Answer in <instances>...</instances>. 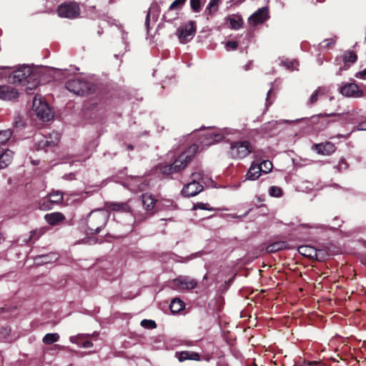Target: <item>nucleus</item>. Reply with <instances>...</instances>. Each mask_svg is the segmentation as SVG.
<instances>
[{"mask_svg": "<svg viewBox=\"0 0 366 366\" xmlns=\"http://www.w3.org/2000/svg\"><path fill=\"white\" fill-rule=\"evenodd\" d=\"M340 92L343 96L347 97L361 98L364 96L363 91L355 83L345 84L340 88Z\"/></svg>", "mask_w": 366, "mask_h": 366, "instance_id": "nucleus-11", "label": "nucleus"}, {"mask_svg": "<svg viewBox=\"0 0 366 366\" xmlns=\"http://www.w3.org/2000/svg\"><path fill=\"white\" fill-rule=\"evenodd\" d=\"M210 137L214 142H219L223 138V135L221 134H210Z\"/></svg>", "mask_w": 366, "mask_h": 366, "instance_id": "nucleus-49", "label": "nucleus"}, {"mask_svg": "<svg viewBox=\"0 0 366 366\" xmlns=\"http://www.w3.org/2000/svg\"><path fill=\"white\" fill-rule=\"evenodd\" d=\"M288 244L285 241H277L269 244L266 247V252L267 253H275L278 251L287 249Z\"/></svg>", "mask_w": 366, "mask_h": 366, "instance_id": "nucleus-22", "label": "nucleus"}, {"mask_svg": "<svg viewBox=\"0 0 366 366\" xmlns=\"http://www.w3.org/2000/svg\"><path fill=\"white\" fill-rule=\"evenodd\" d=\"M56 12L61 18L74 19L80 16L81 9L77 2L66 1L58 6Z\"/></svg>", "mask_w": 366, "mask_h": 366, "instance_id": "nucleus-5", "label": "nucleus"}, {"mask_svg": "<svg viewBox=\"0 0 366 366\" xmlns=\"http://www.w3.org/2000/svg\"><path fill=\"white\" fill-rule=\"evenodd\" d=\"M272 93V89H271L267 92V97L266 99L267 106L270 105L272 104V102H269V101H268V98L269 97V96L271 95Z\"/></svg>", "mask_w": 366, "mask_h": 366, "instance_id": "nucleus-57", "label": "nucleus"}, {"mask_svg": "<svg viewBox=\"0 0 366 366\" xmlns=\"http://www.w3.org/2000/svg\"><path fill=\"white\" fill-rule=\"evenodd\" d=\"M186 1L187 0H174L169 7V9L164 14V20L166 21H171L172 18H168V14L174 9H180Z\"/></svg>", "mask_w": 366, "mask_h": 366, "instance_id": "nucleus-25", "label": "nucleus"}, {"mask_svg": "<svg viewBox=\"0 0 366 366\" xmlns=\"http://www.w3.org/2000/svg\"><path fill=\"white\" fill-rule=\"evenodd\" d=\"M142 204L147 211H151L154 209L156 200L151 195L147 193L142 195Z\"/></svg>", "mask_w": 366, "mask_h": 366, "instance_id": "nucleus-26", "label": "nucleus"}, {"mask_svg": "<svg viewBox=\"0 0 366 366\" xmlns=\"http://www.w3.org/2000/svg\"><path fill=\"white\" fill-rule=\"evenodd\" d=\"M357 127L358 130L366 131V120L360 122Z\"/></svg>", "mask_w": 366, "mask_h": 366, "instance_id": "nucleus-52", "label": "nucleus"}, {"mask_svg": "<svg viewBox=\"0 0 366 366\" xmlns=\"http://www.w3.org/2000/svg\"><path fill=\"white\" fill-rule=\"evenodd\" d=\"M190 6L194 12H199L201 9V0H190Z\"/></svg>", "mask_w": 366, "mask_h": 366, "instance_id": "nucleus-44", "label": "nucleus"}, {"mask_svg": "<svg viewBox=\"0 0 366 366\" xmlns=\"http://www.w3.org/2000/svg\"><path fill=\"white\" fill-rule=\"evenodd\" d=\"M219 1L220 0H210L205 9V14L207 15V19L217 11Z\"/></svg>", "mask_w": 366, "mask_h": 366, "instance_id": "nucleus-31", "label": "nucleus"}, {"mask_svg": "<svg viewBox=\"0 0 366 366\" xmlns=\"http://www.w3.org/2000/svg\"><path fill=\"white\" fill-rule=\"evenodd\" d=\"M45 220L52 226L59 224L65 220V216L61 212H52L44 216Z\"/></svg>", "mask_w": 366, "mask_h": 366, "instance_id": "nucleus-19", "label": "nucleus"}, {"mask_svg": "<svg viewBox=\"0 0 366 366\" xmlns=\"http://www.w3.org/2000/svg\"><path fill=\"white\" fill-rule=\"evenodd\" d=\"M323 43H325L323 46L327 48H330L332 46L335 44V41L332 39H326L323 41Z\"/></svg>", "mask_w": 366, "mask_h": 366, "instance_id": "nucleus-51", "label": "nucleus"}, {"mask_svg": "<svg viewBox=\"0 0 366 366\" xmlns=\"http://www.w3.org/2000/svg\"><path fill=\"white\" fill-rule=\"evenodd\" d=\"M355 76L360 79H366V68L357 72Z\"/></svg>", "mask_w": 366, "mask_h": 366, "instance_id": "nucleus-50", "label": "nucleus"}, {"mask_svg": "<svg viewBox=\"0 0 366 366\" xmlns=\"http://www.w3.org/2000/svg\"><path fill=\"white\" fill-rule=\"evenodd\" d=\"M16 89L8 85L0 86V99L3 100H11L18 97Z\"/></svg>", "mask_w": 366, "mask_h": 366, "instance_id": "nucleus-15", "label": "nucleus"}, {"mask_svg": "<svg viewBox=\"0 0 366 366\" xmlns=\"http://www.w3.org/2000/svg\"><path fill=\"white\" fill-rule=\"evenodd\" d=\"M258 165L262 167V170L261 171V172L264 173H268L271 172L273 167L272 163L269 160H263Z\"/></svg>", "mask_w": 366, "mask_h": 366, "instance_id": "nucleus-38", "label": "nucleus"}, {"mask_svg": "<svg viewBox=\"0 0 366 366\" xmlns=\"http://www.w3.org/2000/svg\"><path fill=\"white\" fill-rule=\"evenodd\" d=\"M357 59V56L353 51H346L342 55V60L345 66H350Z\"/></svg>", "mask_w": 366, "mask_h": 366, "instance_id": "nucleus-28", "label": "nucleus"}, {"mask_svg": "<svg viewBox=\"0 0 366 366\" xmlns=\"http://www.w3.org/2000/svg\"><path fill=\"white\" fill-rule=\"evenodd\" d=\"M84 107L86 111L94 112L96 117L101 119L107 111L108 104L105 99L98 97L89 100Z\"/></svg>", "mask_w": 366, "mask_h": 366, "instance_id": "nucleus-6", "label": "nucleus"}, {"mask_svg": "<svg viewBox=\"0 0 366 366\" xmlns=\"http://www.w3.org/2000/svg\"><path fill=\"white\" fill-rule=\"evenodd\" d=\"M42 234L41 230H33L30 232V237L26 242L37 240Z\"/></svg>", "mask_w": 366, "mask_h": 366, "instance_id": "nucleus-43", "label": "nucleus"}, {"mask_svg": "<svg viewBox=\"0 0 366 366\" xmlns=\"http://www.w3.org/2000/svg\"><path fill=\"white\" fill-rule=\"evenodd\" d=\"M192 181H197L200 179L201 177H202V174L199 173V172H194L192 174Z\"/></svg>", "mask_w": 366, "mask_h": 366, "instance_id": "nucleus-53", "label": "nucleus"}, {"mask_svg": "<svg viewBox=\"0 0 366 366\" xmlns=\"http://www.w3.org/2000/svg\"><path fill=\"white\" fill-rule=\"evenodd\" d=\"M238 47V43L235 41H228L226 42V48L228 49L235 50Z\"/></svg>", "mask_w": 366, "mask_h": 366, "instance_id": "nucleus-48", "label": "nucleus"}, {"mask_svg": "<svg viewBox=\"0 0 366 366\" xmlns=\"http://www.w3.org/2000/svg\"><path fill=\"white\" fill-rule=\"evenodd\" d=\"M39 84V76L36 73H33L30 77L27 79L25 84H23L22 86H25V90L29 92V91H32Z\"/></svg>", "mask_w": 366, "mask_h": 366, "instance_id": "nucleus-23", "label": "nucleus"}, {"mask_svg": "<svg viewBox=\"0 0 366 366\" xmlns=\"http://www.w3.org/2000/svg\"><path fill=\"white\" fill-rule=\"evenodd\" d=\"M12 136L11 129L3 130L0 132V144H5Z\"/></svg>", "mask_w": 366, "mask_h": 366, "instance_id": "nucleus-36", "label": "nucleus"}, {"mask_svg": "<svg viewBox=\"0 0 366 366\" xmlns=\"http://www.w3.org/2000/svg\"><path fill=\"white\" fill-rule=\"evenodd\" d=\"M59 141V136L58 134H55L54 139L49 140V138H44L38 143L39 149L46 150L49 147L56 146Z\"/></svg>", "mask_w": 366, "mask_h": 366, "instance_id": "nucleus-24", "label": "nucleus"}, {"mask_svg": "<svg viewBox=\"0 0 366 366\" xmlns=\"http://www.w3.org/2000/svg\"><path fill=\"white\" fill-rule=\"evenodd\" d=\"M14 152L6 149L4 152H0V169L7 167L13 160Z\"/></svg>", "mask_w": 366, "mask_h": 366, "instance_id": "nucleus-20", "label": "nucleus"}, {"mask_svg": "<svg viewBox=\"0 0 366 366\" xmlns=\"http://www.w3.org/2000/svg\"><path fill=\"white\" fill-rule=\"evenodd\" d=\"M59 335L57 333H47L43 338L45 345H51L59 340Z\"/></svg>", "mask_w": 366, "mask_h": 366, "instance_id": "nucleus-34", "label": "nucleus"}, {"mask_svg": "<svg viewBox=\"0 0 366 366\" xmlns=\"http://www.w3.org/2000/svg\"><path fill=\"white\" fill-rule=\"evenodd\" d=\"M252 64V61H248V62H247V64H246L244 65V70H245V71H248V70H249V69H250V68H251Z\"/></svg>", "mask_w": 366, "mask_h": 366, "instance_id": "nucleus-56", "label": "nucleus"}, {"mask_svg": "<svg viewBox=\"0 0 366 366\" xmlns=\"http://www.w3.org/2000/svg\"><path fill=\"white\" fill-rule=\"evenodd\" d=\"M340 172L346 170L348 168V164L345 159H341L337 166Z\"/></svg>", "mask_w": 366, "mask_h": 366, "instance_id": "nucleus-47", "label": "nucleus"}, {"mask_svg": "<svg viewBox=\"0 0 366 366\" xmlns=\"http://www.w3.org/2000/svg\"><path fill=\"white\" fill-rule=\"evenodd\" d=\"M326 89L324 87H318L315 92L311 95L310 99V104H313L318 100V97L325 95L326 94Z\"/></svg>", "mask_w": 366, "mask_h": 366, "instance_id": "nucleus-33", "label": "nucleus"}, {"mask_svg": "<svg viewBox=\"0 0 366 366\" xmlns=\"http://www.w3.org/2000/svg\"><path fill=\"white\" fill-rule=\"evenodd\" d=\"M59 258V256L55 252H50L46 254L36 255L34 257L36 262L40 264H46L56 262Z\"/></svg>", "mask_w": 366, "mask_h": 366, "instance_id": "nucleus-18", "label": "nucleus"}, {"mask_svg": "<svg viewBox=\"0 0 366 366\" xmlns=\"http://www.w3.org/2000/svg\"><path fill=\"white\" fill-rule=\"evenodd\" d=\"M173 285L177 290H192L197 287V282L189 276H179L173 280Z\"/></svg>", "mask_w": 366, "mask_h": 366, "instance_id": "nucleus-10", "label": "nucleus"}, {"mask_svg": "<svg viewBox=\"0 0 366 366\" xmlns=\"http://www.w3.org/2000/svg\"><path fill=\"white\" fill-rule=\"evenodd\" d=\"M34 72L29 67H23L15 70L9 76V80L12 84L23 85Z\"/></svg>", "mask_w": 366, "mask_h": 366, "instance_id": "nucleus-9", "label": "nucleus"}, {"mask_svg": "<svg viewBox=\"0 0 366 366\" xmlns=\"http://www.w3.org/2000/svg\"><path fill=\"white\" fill-rule=\"evenodd\" d=\"M179 40L182 44L189 42L196 33V23L194 21H189L184 25L178 29Z\"/></svg>", "mask_w": 366, "mask_h": 366, "instance_id": "nucleus-8", "label": "nucleus"}, {"mask_svg": "<svg viewBox=\"0 0 366 366\" xmlns=\"http://www.w3.org/2000/svg\"><path fill=\"white\" fill-rule=\"evenodd\" d=\"M187 360H199V355L195 352L182 351L179 353V360L183 362Z\"/></svg>", "mask_w": 366, "mask_h": 366, "instance_id": "nucleus-29", "label": "nucleus"}, {"mask_svg": "<svg viewBox=\"0 0 366 366\" xmlns=\"http://www.w3.org/2000/svg\"><path fill=\"white\" fill-rule=\"evenodd\" d=\"M316 362H305L304 361L302 364H300L299 365H294V366H314Z\"/></svg>", "mask_w": 366, "mask_h": 366, "instance_id": "nucleus-55", "label": "nucleus"}, {"mask_svg": "<svg viewBox=\"0 0 366 366\" xmlns=\"http://www.w3.org/2000/svg\"><path fill=\"white\" fill-rule=\"evenodd\" d=\"M268 18V9L263 7L252 14L248 19V22L252 26H257L264 22Z\"/></svg>", "mask_w": 366, "mask_h": 366, "instance_id": "nucleus-12", "label": "nucleus"}, {"mask_svg": "<svg viewBox=\"0 0 366 366\" xmlns=\"http://www.w3.org/2000/svg\"><path fill=\"white\" fill-rule=\"evenodd\" d=\"M92 346H93V343L91 341L85 340L84 343H83V346L82 347H84V348H89V347H91Z\"/></svg>", "mask_w": 366, "mask_h": 366, "instance_id": "nucleus-54", "label": "nucleus"}, {"mask_svg": "<svg viewBox=\"0 0 366 366\" xmlns=\"http://www.w3.org/2000/svg\"><path fill=\"white\" fill-rule=\"evenodd\" d=\"M107 207L109 210L113 212H119L130 213L132 212V208L127 202H109L107 204Z\"/></svg>", "mask_w": 366, "mask_h": 366, "instance_id": "nucleus-17", "label": "nucleus"}, {"mask_svg": "<svg viewBox=\"0 0 366 366\" xmlns=\"http://www.w3.org/2000/svg\"><path fill=\"white\" fill-rule=\"evenodd\" d=\"M65 87L71 92L79 96H86L96 92L97 86L88 81L80 78L68 80Z\"/></svg>", "mask_w": 366, "mask_h": 366, "instance_id": "nucleus-4", "label": "nucleus"}, {"mask_svg": "<svg viewBox=\"0 0 366 366\" xmlns=\"http://www.w3.org/2000/svg\"><path fill=\"white\" fill-rule=\"evenodd\" d=\"M52 206L53 204L47 198H44L39 202V208L42 210L51 209Z\"/></svg>", "mask_w": 366, "mask_h": 366, "instance_id": "nucleus-42", "label": "nucleus"}, {"mask_svg": "<svg viewBox=\"0 0 366 366\" xmlns=\"http://www.w3.org/2000/svg\"><path fill=\"white\" fill-rule=\"evenodd\" d=\"M298 252L300 254L309 258L313 259L316 255V249L309 245H302L298 247Z\"/></svg>", "mask_w": 366, "mask_h": 366, "instance_id": "nucleus-27", "label": "nucleus"}, {"mask_svg": "<svg viewBox=\"0 0 366 366\" xmlns=\"http://www.w3.org/2000/svg\"><path fill=\"white\" fill-rule=\"evenodd\" d=\"M141 326L146 328V329H154L157 327V324L154 320H143L141 321L140 323Z\"/></svg>", "mask_w": 366, "mask_h": 366, "instance_id": "nucleus-41", "label": "nucleus"}, {"mask_svg": "<svg viewBox=\"0 0 366 366\" xmlns=\"http://www.w3.org/2000/svg\"><path fill=\"white\" fill-rule=\"evenodd\" d=\"M109 214L104 209H97L91 212L86 219V224L91 234H98L104 228L109 219Z\"/></svg>", "mask_w": 366, "mask_h": 366, "instance_id": "nucleus-2", "label": "nucleus"}, {"mask_svg": "<svg viewBox=\"0 0 366 366\" xmlns=\"http://www.w3.org/2000/svg\"><path fill=\"white\" fill-rule=\"evenodd\" d=\"M361 263L366 267V256L362 257L360 259Z\"/></svg>", "mask_w": 366, "mask_h": 366, "instance_id": "nucleus-58", "label": "nucleus"}, {"mask_svg": "<svg viewBox=\"0 0 366 366\" xmlns=\"http://www.w3.org/2000/svg\"><path fill=\"white\" fill-rule=\"evenodd\" d=\"M47 199H49V201L53 205L58 204L63 201V195L61 193L57 192L55 193L50 194Z\"/></svg>", "mask_w": 366, "mask_h": 366, "instance_id": "nucleus-35", "label": "nucleus"}, {"mask_svg": "<svg viewBox=\"0 0 366 366\" xmlns=\"http://www.w3.org/2000/svg\"><path fill=\"white\" fill-rule=\"evenodd\" d=\"M177 14H175V16H177ZM168 18H172V20L176 18V16H172V15L170 14V13L168 14Z\"/></svg>", "mask_w": 366, "mask_h": 366, "instance_id": "nucleus-59", "label": "nucleus"}, {"mask_svg": "<svg viewBox=\"0 0 366 366\" xmlns=\"http://www.w3.org/2000/svg\"><path fill=\"white\" fill-rule=\"evenodd\" d=\"M158 9H159V7H158L157 4H152V6L149 8V11L147 12V16H146L145 24L147 25H148L149 23L150 15L152 13V11L154 10V9L158 10Z\"/></svg>", "mask_w": 366, "mask_h": 366, "instance_id": "nucleus-46", "label": "nucleus"}, {"mask_svg": "<svg viewBox=\"0 0 366 366\" xmlns=\"http://www.w3.org/2000/svg\"><path fill=\"white\" fill-rule=\"evenodd\" d=\"M86 338V336H85L84 335H78L76 336L71 337L70 341L73 343L77 344L78 345L82 347Z\"/></svg>", "mask_w": 366, "mask_h": 366, "instance_id": "nucleus-39", "label": "nucleus"}, {"mask_svg": "<svg viewBox=\"0 0 366 366\" xmlns=\"http://www.w3.org/2000/svg\"><path fill=\"white\" fill-rule=\"evenodd\" d=\"M336 114H320L317 116H313L310 119V124L312 125H315L316 129H324L330 122L327 119L328 117H335L337 116Z\"/></svg>", "mask_w": 366, "mask_h": 366, "instance_id": "nucleus-14", "label": "nucleus"}, {"mask_svg": "<svg viewBox=\"0 0 366 366\" xmlns=\"http://www.w3.org/2000/svg\"><path fill=\"white\" fill-rule=\"evenodd\" d=\"M327 256L328 254L325 250L316 249V255H314L313 259L320 262H323L327 259Z\"/></svg>", "mask_w": 366, "mask_h": 366, "instance_id": "nucleus-37", "label": "nucleus"}, {"mask_svg": "<svg viewBox=\"0 0 366 366\" xmlns=\"http://www.w3.org/2000/svg\"><path fill=\"white\" fill-rule=\"evenodd\" d=\"M203 190V186L197 181H192L185 184L182 190L184 197H194Z\"/></svg>", "mask_w": 366, "mask_h": 366, "instance_id": "nucleus-13", "label": "nucleus"}, {"mask_svg": "<svg viewBox=\"0 0 366 366\" xmlns=\"http://www.w3.org/2000/svg\"><path fill=\"white\" fill-rule=\"evenodd\" d=\"M262 170L261 166L252 163L246 174V178L249 180H256L259 177Z\"/></svg>", "mask_w": 366, "mask_h": 366, "instance_id": "nucleus-21", "label": "nucleus"}, {"mask_svg": "<svg viewBox=\"0 0 366 366\" xmlns=\"http://www.w3.org/2000/svg\"><path fill=\"white\" fill-rule=\"evenodd\" d=\"M313 148L318 154L322 155H330L334 153L336 150V147L334 144L330 142L321 144H315L313 145Z\"/></svg>", "mask_w": 366, "mask_h": 366, "instance_id": "nucleus-16", "label": "nucleus"}, {"mask_svg": "<svg viewBox=\"0 0 366 366\" xmlns=\"http://www.w3.org/2000/svg\"><path fill=\"white\" fill-rule=\"evenodd\" d=\"M32 107L36 116L43 121H49L52 118L51 110L48 104L41 99H38L36 97H34Z\"/></svg>", "mask_w": 366, "mask_h": 366, "instance_id": "nucleus-7", "label": "nucleus"}, {"mask_svg": "<svg viewBox=\"0 0 366 366\" xmlns=\"http://www.w3.org/2000/svg\"><path fill=\"white\" fill-rule=\"evenodd\" d=\"M199 147L196 144L190 145L186 151L182 152L173 164H167L160 167V172L164 175H170L184 169L194 158L198 151Z\"/></svg>", "mask_w": 366, "mask_h": 366, "instance_id": "nucleus-1", "label": "nucleus"}, {"mask_svg": "<svg viewBox=\"0 0 366 366\" xmlns=\"http://www.w3.org/2000/svg\"><path fill=\"white\" fill-rule=\"evenodd\" d=\"M184 307V303L179 299H174L169 305L170 310L172 313H178Z\"/></svg>", "mask_w": 366, "mask_h": 366, "instance_id": "nucleus-30", "label": "nucleus"}, {"mask_svg": "<svg viewBox=\"0 0 366 366\" xmlns=\"http://www.w3.org/2000/svg\"><path fill=\"white\" fill-rule=\"evenodd\" d=\"M232 280H233V278H231L228 281L225 282V283L227 284V285H230L231 282H232Z\"/></svg>", "mask_w": 366, "mask_h": 366, "instance_id": "nucleus-60", "label": "nucleus"}, {"mask_svg": "<svg viewBox=\"0 0 366 366\" xmlns=\"http://www.w3.org/2000/svg\"><path fill=\"white\" fill-rule=\"evenodd\" d=\"M194 209H204V210H209L212 211L213 210V208L209 207V205L208 204L202 203V202H198L194 206Z\"/></svg>", "mask_w": 366, "mask_h": 366, "instance_id": "nucleus-45", "label": "nucleus"}, {"mask_svg": "<svg viewBox=\"0 0 366 366\" xmlns=\"http://www.w3.org/2000/svg\"><path fill=\"white\" fill-rule=\"evenodd\" d=\"M253 152L252 143L248 140L233 141L229 144L227 152L229 158L234 160H241Z\"/></svg>", "mask_w": 366, "mask_h": 366, "instance_id": "nucleus-3", "label": "nucleus"}, {"mask_svg": "<svg viewBox=\"0 0 366 366\" xmlns=\"http://www.w3.org/2000/svg\"><path fill=\"white\" fill-rule=\"evenodd\" d=\"M228 21L232 29L237 30L243 26V19L241 16L237 15L235 17H229Z\"/></svg>", "mask_w": 366, "mask_h": 366, "instance_id": "nucleus-32", "label": "nucleus"}, {"mask_svg": "<svg viewBox=\"0 0 366 366\" xmlns=\"http://www.w3.org/2000/svg\"><path fill=\"white\" fill-rule=\"evenodd\" d=\"M129 149H132V145H129Z\"/></svg>", "mask_w": 366, "mask_h": 366, "instance_id": "nucleus-61", "label": "nucleus"}, {"mask_svg": "<svg viewBox=\"0 0 366 366\" xmlns=\"http://www.w3.org/2000/svg\"><path fill=\"white\" fill-rule=\"evenodd\" d=\"M269 195L274 197H280L282 195V190L280 187L272 186L269 189Z\"/></svg>", "mask_w": 366, "mask_h": 366, "instance_id": "nucleus-40", "label": "nucleus"}]
</instances>
